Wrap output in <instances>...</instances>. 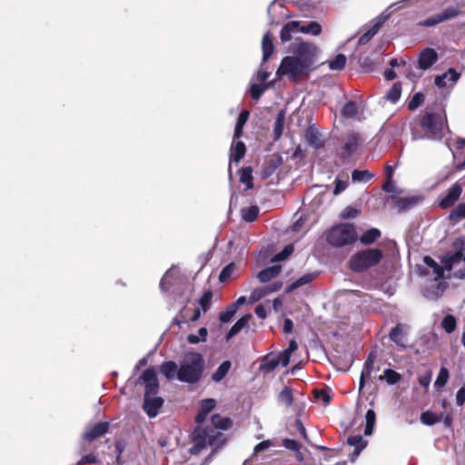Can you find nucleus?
Wrapping results in <instances>:
<instances>
[{"label": "nucleus", "instance_id": "1", "mask_svg": "<svg viewBox=\"0 0 465 465\" xmlns=\"http://www.w3.org/2000/svg\"><path fill=\"white\" fill-rule=\"evenodd\" d=\"M213 427L207 428H195L193 432V445L190 448L191 454H199L208 444L213 448L212 454L206 458L205 463L211 460L212 455L225 443V436L223 432L218 431V429L227 430L232 425V420L229 418L222 417L219 414L213 415L212 419Z\"/></svg>", "mask_w": 465, "mask_h": 465}, {"label": "nucleus", "instance_id": "2", "mask_svg": "<svg viewBox=\"0 0 465 465\" xmlns=\"http://www.w3.org/2000/svg\"><path fill=\"white\" fill-rule=\"evenodd\" d=\"M462 258L461 252H458L453 255L445 257L442 260L443 266L438 264L431 257L425 256L423 258V262L427 267L431 270V272L422 271L421 272L424 274H432L434 279L430 281L428 285L423 289V295L427 299L436 300L440 297L447 288V282L443 280L444 270L450 271L453 265L457 262H460Z\"/></svg>", "mask_w": 465, "mask_h": 465}, {"label": "nucleus", "instance_id": "3", "mask_svg": "<svg viewBox=\"0 0 465 465\" xmlns=\"http://www.w3.org/2000/svg\"><path fill=\"white\" fill-rule=\"evenodd\" d=\"M204 370V359L195 351L186 352L180 361L177 380L188 384L200 381Z\"/></svg>", "mask_w": 465, "mask_h": 465}, {"label": "nucleus", "instance_id": "4", "mask_svg": "<svg viewBox=\"0 0 465 465\" xmlns=\"http://www.w3.org/2000/svg\"><path fill=\"white\" fill-rule=\"evenodd\" d=\"M420 126L424 135H418L412 133V140L430 139L441 140L447 130L445 125V115L435 113H426L420 120Z\"/></svg>", "mask_w": 465, "mask_h": 465}, {"label": "nucleus", "instance_id": "5", "mask_svg": "<svg viewBox=\"0 0 465 465\" xmlns=\"http://www.w3.org/2000/svg\"><path fill=\"white\" fill-rule=\"evenodd\" d=\"M382 258L383 252L380 249H365L351 256L350 268L355 272H362L379 264Z\"/></svg>", "mask_w": 465, "mask_h": 465}, {"label": "nucleus", "instance_id": "6", "mask_svg": "<svg viewBox=\"0 0 465 465\" xmlns=\"http://www.w3.org/2000/svg\"><path fill=\"white\" fill-rule=\"evenodd\" d=\"M327 242L333 247H342L353 243L356 239V231L353 224L340 223L330 229L327 233Z\"/></svg>", "mask_w": 465, "mask_h": 465}, {"label": "nucleus", "instance_id": "7", "mask_svg": "<svg viewBox=\"0 0 465 465\" xmlns=\"http://www.w3.org/2000/svg\"><path fill=\"white\" fill-rule=\"evenodd\" d=\"M296 33L317 36L322 33V25L315 21H311L307 24H302L299 21L288 22L281 30V41L282 43L289 42L292 39V35Z\"/></svg>", "mask_w": 465, "mask_h": 465}, {"label": "nucleus", "instance_id": "8", "mask_svg": "<svg viewBox=\"0 0 465 465\" xmlns=\"http://www.w3.org/2000/svg\"><path fill=\"white\" fill-rule=\"evenodd\" d=\"M310 69L304 65L302 61L297 59L294 55L286 56L282 60L280 67L278 68V74L286 75L291 80L307 74Z\"/></svg>", "mask_w": 465, "mask_h": 465}, {"label": "nucleus", "instance_id": "9", "mask_svg": "<svg viewBox=\"0 0 465 465\" xmlns=\"http://www.w3.org/2000/svg\"><path fill=\"white\" fill-rule=\"evenodd\" d=\"M319 49L312 43L298 42L293 45V55L302 61V63L311 69L312 65L316 61Z\"/></svg>", "mask_w": 465, "mask_h": 465}, {"label": "nucleus", "instance_id": "10", "mask_svg": "<svg viewBox=\"0 0 465 465\" xmlns=\"http://www.w3.org/2000/svg\"><path fill=\"white\" fill-rule=\"evenodd\" d=\"M141 380L145 384L143 397L157 396L159 381L155 371L153 368L145 370L141 376Z\"/></svg>", "mask_w": 465, "mask_h": 465}, {"label": "nucleus", "instance_id": "11", "mask_svg": "<svg viewBox=\"0 0 465 465\" xmlns=\"http://www.w3.org/2000/svg\"><path fill=\"white\" fill-rule=\"evenodd\" d=\"M363 143L361 136L357 133H350L343 138V144L341 148V154L345 158L351 157L355 153Z\"/></svg>", "mask_w": 465, "mask_h": 465}, {"label": "nucleus", "instance_id": "12", "mask_svg": "<svg viewBox=\"0 0 465 465\" xmlns=\"http://www.w3.org/2000/svg\"><path fill=\"white\" fill-rule=\"evenodd\" d=\"M163 402V399L159 396L143 397V410L149 418H154L158 415Z\"/></svg>", "mask_w": 465, "mask_h": 465}, {"label": "nucleus", "instance_id": "13", "mask_svg": "<svg viewBox=\"0 0 465 465\" xmlns=\"http://www.w3.org/2000/svg\"><path fill=\"white\" fill-rule=\"evenodd\" d=\"M438 60V54L432 48H425L419 56L418 67L425 71L430 68Z\"/></svg>", "mask_w": 465, "mask_h": 465}, {"label": "nucleus", "instance_id": "14", "mask_svg": "<svg viewBox=\"0 0 465 465\" xmlns=\"http://www.w3.org/2000/svg\"><path fill=\"white\" fill-rule=\"evenodd\" d=\"M109 430V422H98L85 430L83 438L88 441H93L95 439L104 436Z\"/></svg>", "mask_w": 465, "mask_h": 465}, {"label": "nucleus", "instance_id": "15", "mask_svg": "<svg viewBox=\"0 0 465 465\" xmlns=\"http://www.w3.org/2000/svg\"><path fill=\"white\" fill-rule=\"evenodd\" d=\"M462 193V187L459 183H454L449 190L447 194L440 200V206L447 209L452 206L460 198Z\"/></svg>", "mask_w": 465, "mask_h": 465}, {"label": "nucleus", "instance_id": "16", "mask_svg": "<svg viewBox=\"0 0 465 465\" xmlns=\"http://www.w3.org/2000/svg\"><path fill=\"white\" fill-rule=\"evenodd\" d=\"M179 280V273L174 266H172L163 276L160 282V289L162 292H169Z\"/></svg>", "mask_w": 465, "mask_h": 465}, {"label": "nucleus", "instance_id": "17", "mask_svg": "<svg viewBox=\"0 0 465 465\" xmlns=\"http://www.w3.org/2000/svg\"><path fill=\"white\" fill-rule=\"evenodd\" d=\"M375 358V352H371L364 362L359 381V392H361L365 386L366 378L370 377L373 371Z\"/></svg>", "mask_w": 465, "mask_h": 465}, {"label": "nucleus", "instance_id": "18", "mask_svg": "<svg viewBox=\"0 0 465 465\" xmlns=\"http://www.w3.org/2000/svg\"><path fill=\"white\" fill-rule=\"evenodd\" d=\"M460 74L458 73L454 68H450L444 74L437 75L435 77L434 83L439 88H443L447 86V79L451 83V85H453L460 79Z\"/></svg>", "mask_w": 465, "mask_h": 465}, {"label": "nucleus", "instance_id": "19", "mask_svg": "<svg viewBox=\"0 0 465 465\" xmlns=\"http://www.w3.org/2000/svg\"><path fill=\"white\" fill-rule=\"evenodd\" d=\"M386 19L387 16L383 15L378 16L372 27L370 28L359 38V45H363L367 44L379 32L380 28L382 26Z\"/></svg>", "mask_w": 465, "mask_h": 465}, {"label": "nucleus", "instance_id": "20", "mask_svg": "<svg viewBox=\"0 0 465 465\" xmlns=\"http://www.w3.org/2000/svg\"><path fill=\"white\" fill-rule=\"evenodd\" d=\"M305 139L307 143L315 148L319 149L323 146V141L322 140L321 134L314 126H309L305 132Z\"/></svg>", "mask_w": 465, "mask_h": 465}, {"label": "nucleus", "instance_id": "21", "mask_svg": "<svg viewBox=\"0 0 465 465\" xmlns=\"http://www.w3.org/2000/svg\"><path fill=\"white\" fill-rule=\"evenodd\" d=\"M252 318L251 314H245L241 317L230 329L226 334V340H231L233 336L238 334L242 330L249 328V321Z\"/></svg>", "mask_w": 465, "mask_h": 465}, {"label": "nucleus", "instance_id": "22", "mask_svg": "<svg viewBox=\"0 0 465 465\" xmlns=\"http://www.w3.org/2000/svg\"><path fill=\"white\" fill-rule=\"evenodd\" d=\"M420 200V197L419 196H408L399 198L396 200L395 207L398 209L399 212H405L414 207L419 203Z\"/></svg>", "mask_w": 465, "mask_h": 465}, {"label": "nucleus", "instance_id": "23", "mask_svg": "<svg viewBox=\"0 0 465 465\" xmlns=\"http://www.w3.org/2000/svg\"><path fill=\"white\" fill-rule=\"evenodd\" d=\"M317 275H318V273H316V272L305 273L304 275H302V277L297 279L295 282H293L292 284H290L286 288L285 292L290 293V292H293L294 290L310 283L317 277Z\"/></svg>", "mask_w": 465, "mask_h": 465}, {"label": "nucleus", "instance_id": "24", "mask_svg": "<svg viewBox=\"0 0 465 465\" xmlns=\"http://www.w3.org/2000/svg\"><path fill=\"white\" fill-rule=\"evenodd\" d=\"M282 267L279 265H273L271 267H267L263 270H262L258 275L257 278L261 282H268L272 279L278 276L281 272Z\"/></svg>", "mask_w": 465, "mask_h": 465}, {"label": "nucleus", "instance_id": "25", "mask_svg": "<svg viewBox=\"0 0 465 465\" xmlns=\"http://www.w3.org/2000/svg\"><path fill=\"white\" fill-rule=\"evenodd\" d=\"M179 367L177 366L175 361H163L160 366L161 373L167 379L173 380L174 377H177V371Z\"/></svg>", "mask_w": 465, "mask_h": 465}, {"label": "nucleus", "instance_id": "26", "mask_svg": "<svg viewBox=\"0 0 465 465\" xmlns=\"http://www.w3.org/2000/svg\"><path fill=\"white\" fill-rule=\"evenodd\" d=\"M282 445L287 450H290L295 452L297 460H299L301 462L304 460V459H305L304 455L301 450L302 445L298 441H296L295 440H292V439H284V440H282Z\"/></svg>", "mask_w": 465, "mask_h": 465}, {"label": "nucleus", "instance_id": "27", "mask_svg": "<svg viewBox=\"0 0 465 465\" xmlns=\"http://www.w3.org/2000/svg\"><path fill=\"white\" fill-rule=\"evenodd\" d=\"M250 116V113L247 110H243L240 113L234 129V140L239 139L242 135V131L245 124L247 123Z\"/></svg>", "mask_w": 465, "mask_h": 465}, {"label": "nucleus", "instance_id": "28", "mask_svg": "<svg viewBox=\"0 0 465 465\" xmlns=\"http://www.w3.org/2000/svg\"><path fill=\"white\" fill-rule=\"evenodd\" d=\"M381 231L377 228H371L364 232L361 237L360 241L364 245H370L377 241L378 238L381 237Z\"/></svg>", "mask_w": 465, "mask_h": 465}, {"label": "nucleus", "instance_id": "29", "mask_svg": "<svg viewBox=\"0 0 465 465\" xmlns=\"http://www.w3.org/2000/svg\"><path fill=\"white\" fill-rule=\"evenodd\" d=\"M232 363L230 361H224L217 370L212 374V380L215 382L222 381L228 374L231 369Z\"/></svg>", "mask_w": 465, "mask_h": 465}, {"label": "nucleus", "instance_id": "30", "mask_svg": "<svg viewBox=\"0 0 465 465\" xmlns=\"http://www.w3.org/2000/svg\"><path fill=\"white\" fill-rule=\"evenodd\" d=\"M405 332L402 330L401 324H397L391 329L390 332V339L398 346L405 347Z\"/></svg>", "mask_w": 465, "mask_h": 465}, {"label": "nucleus", "instance_id": "31", "mask_svg": "<svg viewBox=\"0 0 465 465\" xmlns=\"http://www.w3.org/2000/svg\"><path fill=\"white\" fill-rule=\"evenodd\" d=\"M262 61L265 62L273 53L274 46L272 38L270 37V34L266 33L262 37Z\"/></svg>", "mask_w": 465, "mask_h": 465}, {"label": "nucleus", "instance_id": "32", "mask_svg": "<svg viewBox=\"0 0 465 465\" xmlns=\"http://www.w3.org/2000/svg\"><path fill=\"white\" fill-rule=\"evenodd\" d=\"M272 446V442L270 440H263L257 444L253 449L252 456L246 460L242 465H251L253 461H258L260 460L259 453L262 450L269 449Z\"/></svg>", "mask_w": 465, "mask_h": 465}, {"label": "nucleus", "instance_id": "33", "mask_svg": "<svg viewBox=\"0 0 465 465\" xmlns=\"http://www.w3.org/2000/svg\"><path fill=\"white\" fill-rule=\"evenodd\" d=\"M245 144L242 141H236L231 153V162L239 163L245 154Z\"/></svg>", "mask_w": 465, "mask_h": 465}, {"label": "nucleus", "instance_id": "34", "mask_svg": "<svg viewBox=\"0 0 465 465\" xmlns=\"http://www.w3.org/2000/svg\"><path fill=\"white\" fill-rule=\"evenodd\" d=\"M284 121H285V113L284 111H280L277 114V117L274 122L273 126V134L274 139H279L283 132V126H284Z\"/></svg>", "mask_w": 465, "mask_h": 465}, {"label": "nucleus", "instance_id": "35", "mask_svg": "<svg viewBox=\"0 0 465 465\" xmlns=\"http://www.w3.org/2000/svg\"><path fill=\"white\" fill-rule=\"evenodd\" d=\"M279 365V361H277L276 356H266L260 365V370L262 372L269 373L272 371Z\"/></svg>", "mask_w": 465, "mask_h": 465}, {"label": "nucleus", "instance_id": "36", "mask_svg": "<svg viewBox=\"0 0 465 465\" xmlns=\"http://www.w3.org/2000/svg\"><path fill=\"white\" fill-rule=\"evenodd\" d=\"M442 420V415L436 414L432 411H425L420 415V421L428 426L434 425Z\"/></svg>", "mask_w": 465, "mask_h": 465}, {"label": "nucleus", "instance_id": "37", "mask_svg": "<svg viewBox=\"0 0 465 465\" xmlns=\"http://www.w3.org/2000/svg\"><path fill=\"white\" fill-rule=\"evenodd\" d=\"M366 425L364 430V434L366 436H370L373 432V429L376 422V414L375 411L371 409L368 410L365 415Z\"/></svg>", "mask_w": 465, "mask_h": 465}, {"label": "nucleus", "instance_id": "38", "mask_svg": "<svg viewBox=\"0 0 465 465\" xmlns=\"http://www.w3.org/2000/svg\"><path fill=\"white\" fill-rule=\"evenodd\" d=\"M401 95V84L400 83H395L390 91L385 94V99L390 101L392 104H395L399 101Z\"/></svg>", "mask_w": 465, "mask_h": 465}, {"label": "nucleus", "instance_id": "39", "mask_svg": "<svg viewBox=\"0 0 465 465\" xmlns=\"http://www.w3.org/2000/svg\"><path fill=\"white\" fill-rule=\"evenodd\" d=\"M240 182L246 185V190L253 187L252 170L251 167L242 168L240 172Z\"/></svg>", "mask_w": 465, "mask_h": 465}, {"label": "nucleus", "instance_id": "40", "mask_svg": "<svg viewBox=\"0 0 465 465\" xmlns=\"http://www.w3.org/2000/svg\"><path fill=\"white\" fill-rule=\"evenodd\" d=\"M373 177V174L367 170H354L351 173L353 183H367Z\"/></svg>", "mask_w": 465, "mask_h": 465}, {"label": "nucleus", "instance_id": "41", "mask_svg": "<svg viewBox=\"0 0 465 465\" xmlns=\"http://www.w3.org/2000/svg\"><path fill=\"white\" fill-rule=\"evenodd\" d=\"M208 335V331L205 327H202L198 330V334H189L187 336V341L190 344H198L202 341H205Z\"/></svg>", "mask_w": 465, "mask_h": 465}, {"label": "nucleus", "instance_id": "42", "mask_svg": "<svg viewBox=\"0 0 465 465\" xmlns=\"http://www.w3.org/2000/svg\"><path fill=\"white\" fill-rule=\"evenodd\" d=\"M278 400L286 407H290L293 403V394L292 389L289 387H284L279 393Z\"/></svg>", "mask_w": 465, "mask_h": 465}, {"label": "nucleus", "instance_id": "43", "mask_svg": "<svg viewBox=\"0 0 465 465\" xmlns=\"http://www.w3.org/2000/svg\"><path fill=\"white\" fill-rule=\"evenodd\" d=\"M358 113L359 107L357 104L353 101L347 102L341 109V114L346 118H351L355 116Z\"/></svg>", "mask_w": 465, "mask_h": 465}, {"label": "nucleus", "instance_id": "44", "mask_svg": "<svg viewBox=\"0 0 465 465\" xmlns=\"http://www.w3.org/2000/svg\"><path fill=\"white\" fill-rule=\"evenodd\" d=\"M259 214V209L257 206H251L249 208L242 209V217L245 222L252 223L255 221Z\"/></svg>", "mask_w": 465, "mask_h": 465}, {"label": "nucleus", "instance_id": "45", "mask_svg": "<svg viewBox=\"0 0 465 465\" xmlns=\"http://www.w3.org/2000/svg\"><path fill=\"white\" fill-rule=\"evenodd\" d=\"M449 379V371L445 367H441L438 373L437 379L434 382V386L436 389H440L447 383Z\"/></svg>", "mask_w": 465, "mask_h": 465}, {"label": "nucleus", "instance_id": "46", "mask_svg": "<svg viewBox=\"0 0 465 465\" xmlns=\"http://www.w3.org/2000/svg\"><path fill=\"white\" fill-rule=\"evenodd\" d=\"M457 322L454 316L449 314L442 320L441 326L447 333H451L456 328Z\"/></svg>", "mask_w": 465, "mask_h": 465}, {"label": "nucleus", "instance_id": "47", "mask_svg": "<svg viewBox=\"0 0 465 465\" xmlns=\"http://www.w3.org/2000/svg\"><path fill=\"white\" fill-rule=\"evenodd\" d=\"M346 61V56L342 54H339L333 60L330 61L329 67L331 70H341L345 66Z\"/></svg>", "mask_w": 465, "mask_h": 465}, {"label": "nucleus", "instance_id": "48", "mask_svg": "<svg viewBox=\"0 0 465 465\" xmlns=\"http://www.w3.org/2000/svg\"><path fill=\"white\" fill-rule=\"evenodd\" d=\"M459 13L460 12L457 7L449 6L442 10L440 13H439V15L441 19V22H444L458 16Z\"/></svg>", "mask_w": 465, "mask_h": 465}, {"label": "nucleus", "instance_id": "49", "mask_svg": "<svg viewBox=\"0 0 465 465\" xmlns=\"http://www.w3.org/2000/svg\"><path fill=\"white\" fill-rule=\"evenodd\" d=\"M236 312H237V309L234 307V305L230 304L224 312L220 313L219 320L224 323L229 322L232 320V318L234 316Z\"/></svg>", "mask_w": 465, "mask_h": 465}, {"label": "nucleus", "instance_id": "50", "mask_svg": "<svg viewBox=\"0 0 465 465\" xmlns=\"http://www.w3.org/2000/svg\"><path fill=\"white\" fill-rule=\"evenodd\" d=\"M384 378L389 384H396L401 379V376L397 371L391 369H386L384 371Z\"/></svg>", "mask_w": 465, "mask_h": 465}, {"label": "nucleus", "instance_id": "51", "mask_svg": "<svg viewBox=\"0 0 465 465\" xmlns=\"http://www.w3.org/2000/svg\"><path fill=\"white\" fill-rule=\"evenodd\" d=\"M216 406V401L212 398L204 399L201 401L200 410L203 414H209Z\"/></svg>", "mask_w": 465, "mask_h": 465}, {"label": "nucleus", "instance_id": "52", "mask_svg": "<svg viewBox=\"0 0 465 465\" xmlns=\"http://www.w3.org/2000/svg\"><path fill=\"white\" fill-rule=\"evenodd\" d=\"M465 217V203L457 205L450 213V220H460Z\"/></svg>", "mask_w": 465, "mask_h": 465}, {"label": "nucleus", "instance_id": "53", "mask_svg": "<svg viewBox=\"0 0 465 465\" xmlns=\"http://www.w3.org/2000/svg\"><path fill=\"white\" fill-rule=\"evenodd\" d=\"M213 292L211 291L205 292L199 299V303L203 312H207L211 306Z\"/></svg>", "mask_w": 465, "mask_h": 465}, {"label": "nucleus", "instance_id": "54", "mask_svg": "<svg viewBox=\"0 0 465 465\" xmlns=\"http://www.w3.org/2000/svg\"><path fill=\"white\" fill-rule=\"evenodd\" d=\"M266 87L262 84H252L250 87L251 96L254 100L260 99L264 93Z\"/></svg>", "mask_w": 465, "mask_h": 465}, {"label": "nucleus", "instance_id": "55", "mask_svg": "<svg viewBox=\"0 0 465 465\" xmlns=\"http://www.w3.org/2000/svg\"><path fill=\"white\" fill-rule=\"evenodd\" d=\"M424 100L421 93H416L408 104V108L411 111L417 109Z\"/></svg>", "mask_w": 465, "mask_h": 465}, {"label": "nucleus", "instance_id": "56", "mask_svg": "<svg viewBox=\"0 0 465 465\" xmlns=\"http://www.w3.org/2000/svg\"><path fill=\"white\" fill-rule=\"evenodd\" d=\"M335 187L333 190V193L335 195H338L341 193L349 185L348 177H346L345 180H341L339 177H337L334 181Z\"/></svg>", "mask_w": 465, "mask_h": 465}, {"label": "nucleus", "instance_id": "57", "mask_svg": "<svg viewBox=\"0 0 465 465\" xmlns=\"http://www.w3.org/2000/svg\"><path fill=\"white\" fill-rule=\"evenodd\" d=\"M234 268L235 266L233 263H230L227 266H225L220 272V282H225L226 280H228L231 277L232 272L234 271Z\"/></svg>", "mask_w": 465, "mask_h": 465}, {"label": "nucleus", "instance_id": "58", "mask_svg": "<svg viewBox=\"0 0 465 465\" xmlns=\"http://www.w3.org/2000/svg\"><path fill=\"white\" fill-rule=\"evenodd\" d=\"M294 248L292 245H287L284 249L277 253L274 257V261L280 262L288 258L293 252Z\"/></svg>", "mask_w": 465, "mask_h": 465}, {"label": "nucleus", "instance_id": "59", "mask_svg": "<svg viewBox=\"0 0 465 465\" xmlns=\"http://www.w3.org/2000/svg\"><path fill=\"white\" fill-rule=\"evenodd\" d=\"M382 190L387 193H393L397 194L401 193V191L398 189L392 179H388V181L382 185Z\"/></svg>", "mask_w": 465, "mask_h": 465}, {"label": "nucleus", "instance_id": "60", "mask_svg": "<svg viewBox=\"0 0 465 465\" xmlns=\"http://www.w3.org/2000/svg\"><path fill=\"white\" fill-rule=\"evenodd\" d=\"M359 210L352 207V206H347L342 213H341V217L342 219H351L355 218L359 214Z\"/></svg>", "mask_w": 465, "mask_h": 465}, {"label": "nucleus", "instance_id": "61", "mask_svg": "<svg viewBox=\"0 0 465 465\" xmlns=\"http://www.w3.org/2000/svg\"><path fill=\"white\" fill-rule=\"evenodd\" d=\"M440 23H441V19H440V17L439 14H437V15H432V16L428 17L427 19H425V20L421 23V25H422L423 26H426V27H430V26H434V25H438V24H440Z\"/></svg>", "mask_w": 465, "mask_h": 465}, {"label": "nucleus", "instance_id": "62", "mask_svg": "<svg viewBox=\"0 0 465 465\" xmlns=\"http://www.w3.org/2000/svg\"><path fill=\"white\" fill-rule=\"evenodd\" d=\"M263 297H265V296H264V292H262V291L261 290V288H260V287H258V288H255V289L252 292V293H251V295H250V297H249V300H250V302H251V303H254V302H258L259 300H261V299H262V298H263Z\"/></svg>", "mask_w": 465, "mask_h": 465}, {"label": "nucleus", "instance_id": "63", "mask_svg": "<svg viewBox=\"0 0 465 465\" xmlns=\"http://www.w3.org/2000/svg\"><path fill=\"white\" fill-rule=\"evenodd\" d=\"M276 359L277 361H279V364L286 367L290 363L291 355L283 351L282 353L276 355Z\"/></svg>", "mask_w": 465, "mask_h": 465}, {"label": "nucleus", "instance_id": "64", "mask_svg": "<svg viewBox=\"0 0 465 465\" xmlns=\"http://www.w3.org/2000/svg\"><path fill=\"white\" fill-rule=\"evenodd\" d=\"M465 402V387L459 389L456 394V403L459 406H462Z\"/></svg>", "mask_w": 465, "mask_h": 465}]
</instances>
